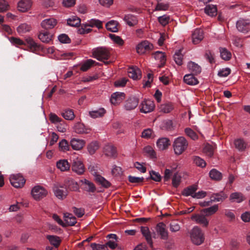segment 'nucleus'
Instances as JSON below:
<instances>
[{"label":"nucleus","mask_w":250,"mask_h":250,"mask_svg":"<svg viewBox=\"0 0 250 250\" xmlns=\"http://www.w3.org/2000/svg\"><path fill=\"white\" fill-rule=\"evenodd\" d=\"M188 141L183 136L175 139L172 145L175 154L177 155L182 154L188 148Z\"/></svg>","instance_id":"f257e3e1"},{"label":"nucleus","mask_w":250,"mask_h":250,"mask_svg":"<svg viewBox=\"0 0 250 250\" xmlns=\"http://www.w3.org/2000/svg\"><path fill=\"white\" fill-rule=\"evenodd\" d=\"M190 235L192 242L196 245H200L204 241V234L202 229L197 226L193 227L191 229Z\"/></svg>","instance_id":"f03ea898"},{"label":"nucleus","mask_w":250,"mask_h":250,"mask_svg":"<svg viewBox=\"0 0 250 250\" xmlns=\"http://www.w3.org/2000/svg\"><path fill=\"white\" fill-rule=\"evenodd\" d=\"M93 56L98 60L103 61L104 63L108 64L110 62L107 60L110 56L109 51L104 47H98L94 49L92 51Z\"/></svg>","instance_id":"7ed1b4c3"},{"label":"nucleus","mask_w":250,"mask_h":250,"mask_svg":"<svg viewBox=\"0 0 250 250\" xmlns=\"http://www.w3.org/2000/svg\"><path fill=\"white\" fill-rule=\"evenodd\" d=\"M71 159L72 161V170L78 174H83L85 168L82 163L81 157L74 155Z\"/></svg>","instance_id":"20e7f679"},{"label":"nucleus","mask_w":250,"mask_h":250,"mask_svg":"<svg viewBox=\"0 0 250 250\" xmlns=\"http://www.w3.org/2000/svg\"><path fill=\"white\" fill-rule=\"evenodd\" d=\"M48 193L47 190L41 186H36L31 190L32 197L36 201H39L45 197Z\"/></svg>","instance_id":"39448f33"},{"label":"nucleus","mask_w":250,"mask_h":250,"mask_svg":"<svg viewBox=\"0 0 250 250\" xmlns=\"http://www.w3.org/2000/svg\"><path fill=\"white\" fill-rule=\"evenodd\" d=\"M137 52L142 55L153 49V45L148 41L145 40L140 42L136 47Z\"/></svg>","instance_id":"423d86ee"},{"label":"nucleus","mask_w":250,"mask_h":250,"mask_svg":"<svg viewBox=\"0 0 250 250\" xmlns=\"http://www.w3.org/2000/svg\"><path fill=\"white\" fill-rule=\"evenodd\" d=\"M9 180L11 184L16 188H22L25 182V180L20 174L11 175Z\"/></svg>","instance_id":"0eeeda50"},{"label":"nucleus","mask_w":250,"mask_h":250,"mask_svg":"<svg viewBox=\"0 0 250 250\" xmlns=\"http://www.w3.org/2000/svg\"><path fill=\"white\" fill-rule=\"evenodd\" d=\"M236 26L240 32L247 33L250 31V21L248 19H240L236 22Z\"/></svg>","instance_id":"6e6552de"},{"label":"nucleus","mask_w":250,"mask_h":250,"mask_svg":"<svg viewBox=\"0 0 250 250\" xmlns=\"http://www.w3.org/2000/svg\"><path fill=\"white\" fill-rule=\"evenodd\" d=\"M139 108L142 113H147L153 111L155 108V104L153 101L144 100L140 104Z\"/></svg>","instance_id":"1a4fd4ad"},{"label":"nucleus","mask_w":250,"mask_h":250,"mask_svg":"<svg viewBox=\"0 0 250 250\" xmlns=\"http://www.w3.org/2000/svg\"><path fill=\"white\" fill-rule=\"evenodd\" d=\"M201 213L192 215L191 219L196 223L201 225L203 227L207 228L209 225V220L206 217V215L202 212Z\"/></svg>","instance_id":"9d476101"},{"label":"nucleus","mask_w":250,"mask_h":250,"mask_svg":"<svg viewBox=\"0 0 250 250\" xmlns=\"http://www.w3.org/2000/svg\"><path fill=\"white\" fill-rule=\"evenodd\" d=\"M227 198V195L223 192L213 194L210 197V200L208 202L201 203L202 206H209L212 202H222Z\"/></svg>","instance_id":"9b49d317"},{"label":"nucleus","mask_w":250,"mask_h":250,"mask_svg":"<svg viewBox=\"0 0 250 250\" xmlns=\"http://www.w3.org/2000/svg\"><path fill=\"white\" fill-rule=\"evenodd\" d=\"M91 174L94 176V179L96 182L99 183L103 187L107 188H109L111 184L109 181L106 180L104 177L97 174L93 167H89Z\"/></svg>","instance_id":"f8f14e48"},{"label":"nucleus","mask_w":250,"mask_h":250,"mask_svg":"<svg viewBox=\"0 0 250 250\" xmlns=\"http://www.w3.org/2000/svg\"><path fill=\"white\" fill-rule=\"evenodd\" d=\"M86 144V142L83 139L73 138L70 140V145L72 148L75 150H80L83 148Z\"/></svg>","instance_id":"ddd939ff"},{"label":"nucleus","mask_w":250,"mask_h":250,"mask_svg":"<svg viewBox=\"0 0 250 250\" xmlns=\"http://www.w3.org/2000/svg\"><path fill=\"white\" fill-rule=\"evenodd\" d=\"M32 4L31 0H20L17 4L18 10L21 12H26L31 9Z\"/></svg>","instance_id":"4468645a"},{"label":"nucleus","mask_w":250,"mask_h":250,"mask_svg":"<svg viewBox=\"0 0 250 250\" xmlns=\"http://www.w3.org/2000/svg\"><path fill=\"white\" fill-rule=\"evenodd\" d=\"M57 22L56 19L51 17L43 20L41 23V25L45 29H51L57 25Z\"/></svg>","instance_id":"2eb2a0df"},{"label":"nucleus","mask_w":250,"mask_h":250,"mask_svg":"<svg viewBox=\"0 0 250 250\" xmlns=\"http://www.w3.org/2000/svg\"><path fill=\"white\" fill-rule=\"evenodd\" d=\"M138 103V98L134 97H130L125 101L124 108L128 111L133 110L137 106Z\"/></svg>","instance_id":"dca6fc26"},{"label":"nucleus","mask_w":250,"mask_h":250,"mask_svg":"<svg viewBox=\"0 0 250 250\" xmlns=\"http://www.w3.org/2000/svg\"><path fill=\"white\" fill-rule=\"evenodd\" d=\"M128 76L132 79L136 80L141 78V72L137 66H132L128 69Z\"/></svg>","instance_id":"f3484780"},{"label":"nucleus","mask_w":250,"mask_h":250,"mask_svg":"<svg viewBox=\"0 0 250 250\" xmlns=\"http://www.w3.org/2000/svg\"><path fill=\"white\" fill-rule=\"evenodd\" d=\"M204 38L203 31L201 29H195L192 34V42L195 44L199 43Z\"/></svg>","instance_id":"a211bd4d"},{"label":"nucleus","mask_w":250,"mask_h":250,"mask_svg":"<svg viewBox=\"0 0 250 250\" xmlns=\"http://www.w3.org/2000/svg\"><path fill=\"white\" fill-rule=\"evenodd\" d=\"M170 145L169 140L165 137L159 138L156 142V146L160 150L167 149Z\"/></svg>","instance_id":"6ab92c4d"},{"label":"nucleus","mask_w":250,"mask_h":250,"mask_svg":"<svg viewBox=\"0 0 250 250\" xmlns=\"http://www.w3.org/2000/svg\"><path fill=\"white\" fill-rule=\"evenodd\" d=\"M125 97L124 93L116 92L111 95L110 102L113 104H118L122 102Z\"/></svg>","instance_id":"aec40b11"},{"label":"nucleus","mask_w":250,"mask_h":250,"mask_svg":"<svg viewBox=\"0 0 250 250\" xmlns=\"http://www.w3.org/2000/svg\"><path fill=\"white\" fill-rule=\"evenodd\" d=\"M53 192L57 198L62 200L66 198L67 195V191L63 189L62 187L55 186L53 188Z\"/></svg>","instance_id":"412c9836"},{"label":"nucleus","mask_w":250,"mask_h":250,"mask_svg":"<svg viewBox=\"0 0 250 250\" xmlns=\"http://www.w3.org/2000/svg\"><path fill=\"white\" fill-rule=\"evenodd\" d=\"M246 197L241 192H234L231 193L229 195V200L231 202H236L240 203L245 200Z\"/></svg>","instance_id":"4be33fe9"},{"label":"nucleus","mask_w":250,"mask_h":250,"mask_svg":"<svg viewBox=\"0 0 250 250\" xmlns=\"http://www.w3.org/2000/svg\"><path fill=\"white\" fill-rule=\"evenodd\" d=\"M73 130L77 134H87L90 132L89 128L86 127L83 124L79 122L74 125Z\"/></svg>","instance_id":"5701e85b"},{"label":"nucleus","mask_w":250,"mask_h":250,"mask_svg":"<svg viewBox=\"0 0 250 250\" xmlns=\"http://www.w3.org/2000/svg\"><path fill=\"white\" fill-rule=\"evenodd\" d=\"M156 230L163 239H167L168 237V232L166 229V226L163 223H159L156 227Z\"/></svg>","instance_id":"b1692460"},{"label":"nucleus","mask_w":250,"mask_h":250,"mask_svg":"<svg viewBox=\"0 0 250 250\" xmlns=\"http://www.w3.org/2000/svg\"><path fill=\"white\" fill-rule=\"evenodd\" d=\"M187 67L188 71L194 75H197L201 72V66L193 62H189Z\"/></svg>","instance_id":"393cba45"},{"label":"nucleus","mask_w":250,"mask_h":250,"mask_svg":"<svg viewBox=\"0 0 250 250\" xmlns=\"http://www.w3.org/2000/svg\"><path fill=\"white\" fill-rule=\"evenodd\" d=\"M233 144L235 147L239 151H244L247 148L246 142L241 138H237L234 140Z\"/></svg>","instance_id":"a878e982"},{"label":"nucleus","mask_w":250,"mask_h":250,"mask_svg":"<svg viewBox=\"0 0 250 250\" xmlns=\"http://www.w3.org/2000/svg\"><path fill=\"white\" fill-rule=\"evenodd\" d=\"M174 106L173 103L166 102L161 104L159 107L160 112L164 113H170L174 109Z\"/></svg>","instance_id":"bb28decb"},{"label":"nucleus","mask_w":250,"mask_h":250,"mask_svg":"<svg viewBox=\"0 0 250 250\" xmlns=\"http://www.w3.org/2000/svg\"><path fill=\"white\" fill-rule=\"evenodd\" d=\"M123 20L129 26H133L138 23L137 18L135 16L131 14L125 15Z\"/></svg>","instance_id":"cd10ccee"},{"label":"nucleus","mask_w":250,"mask_h":250,"mask_svg":"<svg viewBox=\"0 0 250 250\" xmlns=\"http://www.w3.org/2000/svg\"><path fill=\"white\" fill-rule=\"evenodd\" d=\"M153 56L155 59L159 62V67H162L165 63L166 61V56L165 54L162 51H156L153 54Z\"/></svg>","instance_id":"c85d7f7f"},{"label":"nucleus","mask_w":250,"mask_h":250,"mask_svg":"<svg viewBox=\"0 0 250 250\" xmlns=\"http://www.w3.org/2000/svg\"><path fill=\"white\" fill-rule=\"evenodd\" d=\"M205 12L210 17H214L217 14V8L215 5L208 4L205 8Z\"/></svg>","instance_id":"c756f323"},{"label":"nucleus","mask_w":250,"mask_h":250,"mask_svg":"<svg viewBox=\"0 0 250 250\" xmlns=\"http://www.w3.org/2000/svg\"><path fill=\"white\" fill-rule=\"evenodd\" d=\"M141 231L143 236L145 237L147 243L150 245V247H152V241L149 229L146 227H141Z\"/></svg>","instance_id":"7c9ffc66"},{"label":"nucleus","mask_w":250,"mask_h":250,"mask_svg":"<svg viewBox=\"0 0 250 250\" xmlns=\"http://www.w3.org/2000/svg\"><path fill=\"white\" fill-rule=\"evenodd\" d=\"M105 113L106 111L104 108H100L96 110L90 111L89 115L91 118L95 119L104 116Z\"/></svg>","instance_id":"2f4dec72"},{"label":"nucleus","mask_w":250,"mask_h":250,"mask_svg":"<svg viewBox=\"0 0 250 250\" xmlns=\"http://www.w3.org/2000/svg\"><path fill=\"white\" fill-rule=\"evenodd\" d=\"M193 75V74L186 75L184 77L185 83L191 85L197 84L198 83V81Z\"/></svg>","instance_id":"473e14b6"},{"label":"nucleus","mask_w":250,"mask_h":250,"mask_svg":"<svg viewBox=\"0 0 250 250\" xmlns=\"http://www.w3.org/2000/svg\"><path fill=\"white\" fill-rule=\"evenodd\" d=\"M104 152L105 154L110 157H114L116 156V149L111 145H107L104 148Z\"/></svg>","instance_id":"72a5a7b5"},{"label":"nucleus","mask_w":250,"mask_h":250,"mask_svg":"<svg viewBox=\"0 0 250 250\" xmlns=\"http://www.w3.org/2000/svg\"><path fill=\"white\" fill-rule=\"evenodd\" d=\"M57 167L62 171L68 170L70 168V165L66 160H61L57 163Z\"/></svg>","instance_id":"f704fd0d"},{"label":"nucleus","mask_w":250,"mask_h":250,"mask_svg":"<svg viewBox=\"0 0 250 250\" xmlns=\"http://www.w3.org/2000/svg\"><path fill=\"white\" fill-rule=\"evenodd\" d=\"M64 221L68 226H74L77 223L76 218L69 213H64Z\"/></svg>","instance_id":"c9c22d12"},{"label":"nucleus","mask_w":250,"mask_h":250,"mask_svg":"<svg viewBox=\"0 0 250 250\" xmlns=\"http://www.w3.org/2000/svg\"><path fill=\"white\" fill-rule=\"evenodd\" d=\"M46 238L50 243L55 247H58L61 243V239L57 236L48 235Z\"/></svg>","instance_id":"e433bc0d"},{"label":"nucleus","mask_w":250,"mask_h":250,"mask_svg":"<svg viewBox=\"0 0 250 250\" xmlns=\"http://www.w3.org/2000/svg\"><path fill=\"white\" fill-rule=\"evenodd\" d=\"M30 25L25 23L21 24L17 28V32L21 35L25 34L30 31Z\"/></svg>","instance_id":"4c0bfd02"},{"label":"nucleus","mask_w":250,"mask_h":250,"mask_svg":"<svg viewBox=\"0 0 250 250\" xmlns=\"http://www.w3.org/2000/svg\"><path fill=\"white\" fill-rule=\"evenodd\" d=\"M118 22L117 21L112 20L106 23L105 26L107 30L112 32L118 31Z\"/></svg>","instance_id":"58836bf2"},{"label":"nucleus","mask_w":250,"mask_h":250,"mask_svg":"<svg viewBox=\"0 0 250 250\" xmlns=\"http://www.w3.org/2000/svg\"><path fill=\"white\" fill-rule=\"evenodd\" d=\"M67 22L71 26H77L80 24L81 20L78 17L73 16L67 19Z\"/></svg>","instance_id":"ea45409f"},{"label":"nucleus","mask_w":250,"mask_h":250,"mask_svg":"<svg viewBox=\"0 0 250 250\" xmlns=\"http://www.w3.org/2000/svg\"><path fill=\"white\" fill-rule=\"evenodd\" d=\"M143 151L146 155L151 158H154L156 157V154L154 150L151 146H145L144 148Z\"/></svg>","instance_id":"a19ab883"},{"label":"nucleus","mask_w":250,"mask_h":250,"mask_svg":"<svg viewBox=\"0 0 250 250\" xmlns=\"http://www.w3.org/2000/svg\"><path fill=\"white\" fill-rule=\"evenodd\" d=\"M39 39L43 42H49L51 40L52 36L48 32L40 33L38 35Z\"/></svg>","instance_id":"79ce46f5"},{"label":"nucleus","mask_w":250,"mask_h":250,"mask_svg":"<svg viewBox=\"0 0 250 250\" xmlns=\"http://www.w3.org/2000/svg\"><path fill=\"white\" fill-rule=\"evenodd\" d=\"M62 116L67 120H72L75 117V115L72 110L66 109L61 113Z\"/></svg>","instance_id":"37998d69"},{"label":"nucleus","mask_w":250,"mask_h":250,"mask_svg":"<svg viewBox=\"0 0 250 250\" xmlns=\"http://www.w3.org/2000/svg\"><path fill=\"white\" fill-rule=\"evenodd\" d=\"M218 209L217 205H213L209 208H205L201 211V212L206 213V215H211L215 213Z\"/></svg>","instance_id":"c03bdc74"},{"label":"nucleus","mask_w":250,"mask_h":250,"mask_svg":"<svg viewBox=\"0 0 250 250\" xmlns=\"http://www.w3.org/2000/svg\"><path fill=\"white\" fill-rule=\"evenodd\" d=\"M220 53L221 58L224 60H229L231 57V53L225 48H220Z\"/></svg>","instance_id":"a18cd8bd"},{"label":"nucleus","mask_w":250,"mask_h":250,"mask_svg":"<svg viewBox=\"0 0 250 250\" xmlns=\"http://www.w3.org/2000/svg\"><path fill=\"white\" fill-rule=\"evenodd\" d=\"M209 176L211 179L215 180H220L222 179V173L215 169H211L209 172Z\"/></svg>","instance_id":"49530a36"},{"label":"nucleus","mask_w":250,"mask_h":250,"mask_svg":"<svg viewBox=\"0 0 250 250\" xmlns=\"http://www.w3.org/2000/svg\"><path fill=\"white\" fill-rule=\"evenodd\" d=\"M197 189L196 186H191L185 189L183 191V194L186 196H191L193 197V195L195 194Z\"/></svg>","instance_id":"de8ad7c7"},{"label":"nucleus","mask_w":250,"mask_h":250,"mask_svg":"<svg viewBox=\"0 0 250 250\" xmlns=\"http://www.w3.org/2000/svg\"><path fill=\"white\" fill-rule=\"evenodd\" d=\"M99 146L97 142H92L87 146V149L90 154H94L95 151L99 148Z\"/></svg>","instance_id":"09e8293b"},{"label":"nucleus","mask_w":250,"mask_h":250,"mask_svg":"<svg viewBox=\"0 0 250 250\" xmlns=\"http://www.w3.org/2000/svg\"><path fill=\"white\" fill-rule=\"evenodd\" d=\"M174 60L175 62L179 65L182 64L183 55L181 53V50H178L176 51L174 56Z\"/></svg>","instance_id":"8fccbe9b"},{"label":"nucleus","mask_w":250,"mask_h":250,"mask_svg":"<svg viewBox=\"0 0 250 250\" xmlns=\"http://www.w3.org/2000/svg\"><path fill=\"white\" fill-rule=\"evenodd\" d=\"M214 148L212 146L207 144L203 148V152L208 156L211 157L213 154Z\"/></svg>","instance_id":"3c124183"},{"label":"nucleus","mask_w":250,"mask_h":250,"mask_svg":"<svg viewBox=\"0 0 250 250\" xmlns=\"http://www.w3.org/2000/svg\"><path fill=\"white\" fill-rule=\"evenodd\" d=\"M59 149L62 151H66L69 149V145L65 139L62 140L59 144Z\"/></svg>","instance_id":"603ef678"},{"label":"nucleus","mask_w":250,"mask_h":250,"mask_svg":"<svg viewBox=\"0 0 250 250\" xmlns=\"http://www.w3.org/2000/svg\"><path fill=\"white\" fill-rule=\"evenodd\" d=\"M55 126L57 130L60 132H65L67 130V125L63 120L56 125Z\"/></svg>","instance_id":"864d4df0"},{"label":"nucleus","mask_w":250,"mask_h":250,"mask_svg":"<svg viewBox=\"0 0 250 250\" xmlns=\"http://www.w3.org/2000/svg\"><path fill=\"white\" fill-rule=\"evenodd\" d=\"M94 62L95 61L91 59L87 60L82 64L80 69L83 71H86L93 64Z\"/></svg>","instance_id":"5fc2aeb1"},{"label":"nucleus","mask_w":250,"mask_h":250,"mask_svg":"<svg viewBox=\"0 0 250 250\" xmlns=\"http://www.w3.org/2000/svg\"><path fill=\"white\" fill-rule=\"evenodd\" d=\"M193 160L194 164L198 167H204L206 166L205 160L199 156H194Z\"/></svg>","instance_id":"6e6d98bb"},{"label":"nucleus","mask_w":250,"mask_h":250,"mask_svg":"<svg viewBox=\"0 0 250 250\" xmlns=\"http://www.w3.org/2000/svg\"><path fill=\"white\" fill-rule=\"evenodd\" d=\"M185 132L188 136L193 140H195L198 139L197 134L190 128H186L185 129Z\"/></svg>","instance_id":"4d7b16f0"},{"label":"nucleus","mask_w":250,"mask_h":250,"mask_svg":"<svg viewBox=\"0 0 250 250\" xmlns=\"http://www.w3.org/2000/svg\"><path fill=\"white\" fill-rule=\"evenodd\" d=\"M169 5L167 3L159 2L157 3L154 11H166L168 9Z\"/></svg>","instance_id":"13d9d810"},{"label":"nucleus","mask_w":250,"mask_h":250,"mask_svg":"<svg viewBox=\"0 0 250 250\" xmlns=\"http://www.w3.org/2000/svg\"><path fill=\"white\" fill-rule=\"evenodd\" d=\"M87 24L90 28L95 26L98 28H100L102 27V22L98 20L91 19L89 21Z\"/></svg>","instance_id":"bf43d9fd"},{"label":"nucleus","mask_w":250,"mask_h":250,"mask_svg":"<svg viewBox=\"0 0 250 250\" xmlns=\"http://www.w3.org/2000/svg\"><path fill=\"white\" fill-rule=\"evenodd\" d=\"M67 187L71 191H77L79 189V186L77 182H75L73 180L68 181Z\"/></svg>","instance_id":"052dcab7"},{"label":"nucleus","mask_w":250,"mask_h":250,"mask_svg":"<svg viewBox=\"0 0 250 250\" xmlns=\"http://www.w3.org/2000/svg\"><path fill=\"white\" fill-rule=\"evenodd\" d=\"M181 180V175L178 173L174 174L172 178V185L173 187L177 188L179 185Z\"/></svg>","instance_id":"680f3d73"},{"label":"nucleus","mask_w":250,"mask_h":250,"mask_svg":"<svg viewBox=\"0 0 250 250\" xmlns=\"http://www.w3.org/2000/svg\"><path fill=\"white\" fill-rule=\"evenodd\" d=\"M49 120L50 122L54 124L55 125L58 124L59 122H60L62 120L59 118L56 114L55 113H51L49 114Z\"/></svg>","instance_id":"e2e57ef3"},{"label":"nucleus","mask_w":250,"mask_h":250,"mask_svg":"<svg viewBox=\"0 0 250 250\" xmlns=\"http://www.w3.org/2000/svg\"><path fill=\"white\" fill-rule=\"evenodd\" d=\"M62 5L65 8L74 7L76 3V0H62Z\"/></svg>","instance_id":"0e129e2a"},{"label":"nucleus","mask_w":250,"mask_h":250,"mask_svg":"<svg viewBox=\"0 0 250 250\" xmlns=\"http://www.w3.org/2000/svg\"><path fill=\"white\" fill-rule=\"evenodd\" d=\"M153 134V132L151 129L146 128L142 132L141 136L142 138L147 139L150 138Z\"/></svg>","instance_id":"69168bd1"},{"label":"nucleus","mask_w":250,"mask_h":250,"mask_svg":"<svg viewBox=\"0 0 250 250\" xmlns=\"http://www.w3.org/2000/svg\"><path fill=\"white\" fill-rule=\"evenodd\" d=\"M109 37L114 42L119 45H122L124 43L123 40L119 36L114 34H109Z\"/></svg>","instance_id":"338daca9"},{"label":"nucleus","mask_w":250,"mask_h":250,"mask_svg":"<svg viewBox=\"0 0 250 250\" xmlns=\"http://www.w3.org/2000/svg\"><path fill=\"white\" fill-rule=\"evenodd\" d=\"M91 247L92 250H108V248L105 245L92 243L91 244Z\"/></svg>","instance_id":"774afa93"}]
</instances>
